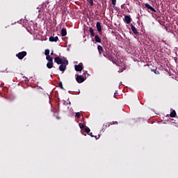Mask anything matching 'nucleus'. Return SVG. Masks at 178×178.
Instances as JSON below:
<instances>
[{
  "mask_svg": "<svg viewBox=\"0 0 178 178\" xmlns=\"http://www.w3.org/2000/svg\"><path fill=\"white\" fill-rule=\"evenodd\" d=\"M170 118H176V111L173 110L170 114Z\"/></svg>",
  "mask_w": 178,
  "mask_h": 178,
  "instance_id": "f3484780",
  "label": "nucleus"
},
{
  "mask_svg": "<svg viewBox=\"0 0 178 178\" xmlns=\"http://www.w3.org/2000/svg\"><path fill=\"white\" fill-rule=\"evenodd\" d=\"M97 49H98V51H99V55L104 54V47H102V46L98 45V46H97Z\"/></svg>",
  "mask_w": 178,
  "mask_h": 178,
  "instance_id": "9b49d317",
  "label": "nucleus"
},
{
  "mask_svg": "<svg viewBox=\"0 0 178 178\" xmlns=\"http://www.w3.org/2000/svg\"><path fill=\"white\" fill-rule=\"evenodd\" d=\"M83 63H79L78 65H75L76 72H81L83 70Z\"/></svg>",
  "mask_w": 178,
  "mask_h": 178,
  "instance_id": "39448f33",
  "label": "nucleus"
},
{
  "mask_svg": "<svg viewBox=\"0 0 178 178\" xmlns=\"http://www.w3.org/2000/svg\"><path fill=\"white\" fill-rule=\"evenodd\" d=\"M111 62H113V63L116 64V62L115 61V58L113 57V56L110 55L109 57L108 58Z\"/></svg>",
  "mask_w": 178,
  "mask_h": 178,
  "instance_id": "2eb2a0df",
  "label": "nucleus"
},
{
  "mask_svg": "<svg viewBox=\"0 0 178 178\" xmlns=\"http://www.w3.org/2000/svg\"><path fill=\"white\" fill-rule=\"evenodd\" d=\"M46 59H47V60H48V62H53L54 61V58H52V57H51L50 55L46 56Z\"/></svg>",
  "mask_w": 178,
  "mask_h": 178,
  "instance_id": "dca6fc26",
  "label": "nucleus"
},
{
  "mask_svg": "<svg viewBox=\"0 0 178 178\" xmlns=\"http://www.w3.org/2000/svg\"><path fill=\"white\" fill-rule=\"evenodd\" d=\"M109 126H111V124H109V123H106V124H104L102 131H104V130H105V129H108V127H109Z\"/></svg>",
  "mask_w": 178,
  "mask_h": 178,
  "instance_id": "a211bd4d",
  "label": "nucleus"
},
{
  "mask_svg": "<svg viewBox=\"0 0 178 178\" xmlns=\"http://www.w3.org/2000/svg\"><path fill=\"white\" fill-rule=\"evenodd\" d=\"M79 127L81 128V129H84L85 127H86V124H79Z\"/></svg>",
  "mask_w": 178,
  "mask_h": 178,
  "instance_id": "bb28decb",
  "label": "nucleus"
},
{
  "mask_svg": "<svg viewBox=\"0 0 178 178\" xmlns=\"http://www.w3.org/2000/svg\"><path fill=\"white\" fill-rule=\"evenodd\" d=\"M149 10L151 12H156V10H155V8H154L153 7L149 8Z\"/></svg>",
  "mask_w": 178,
  "mask_h": 178,
  "instance_id": "cd10ccee",
  "label": "nucleus"
},
{
  "mask_svg": "<svg viewBox=\"0 0 178 178\" xmlns=\"http://www.w3.org/2000/svg\"><path fill=\"white\" fill-rule=\"evenodd\" d=\"M58 40H59V38H58V36H56V37L51 36V37L49 38V40L51 42H56Z\"/></svg>",
  "mask_w": 178,
  "mask_h": 178,
  "instance_id": "6e6552de",
  "label": "nucleus"
},
{
  "mask_svg": "<svg viewBox=\"0 0 178 178\" xmlns=\"http://www.w3.org/2000/svg\"><path fill=\"white\" fill-rule=\"evenodd\" d=\"M58 86H59L60 88H61V90H64L65 89L63 88V83H62V82H59L58 83Z\"/></svg>",
  "mask_w": 178,
  "mask_h": 178,
  "instance_id": "4be33fe9",
  "label": "nucleus"
},
{
  "mask_svg": "<svg viewBox=\"0 0 178 178\" xmlns=\"http://www.w3.org/2000/svg\"><path fill=\"white\" fill-rule=\"evenodd\" d=\"M53 54H54V51H52L51 53V55H53Z\"/></svg>",
  "mask_w": 178,
  "mask_h": 178,
  "instance_id": "2f4dec72",
  "label": "nucleus"
},
{
  "mask_svg": "<svg viewBox=\"0 0 178 178\" xmlns=\"http://www.w3.org/2000/svg\"><path fill=\"white\" fill-rule=\"evenodd\" d=\"M95 42L101 43V38L98 35H95Z\"/></svg>",
  "mask_w": 178,
  "mask_h": 178,
  "instance_id": "4468645a",
  "label": "nucleus"
},
{
  "mask_svg": "<svg viewBox=\"0 0 178 178\" xmlns=\"http://www.w3.org/2000/svg\"><path fill=\"white\" fill-rule=\"evenodd\" d=\"M44 55H45L46 56H49V49H46V50L44 51Z\"/></svg>",
  "mask_w": 178,
  "mask_h": 178,
  "instance_id": "412c9836",
  "label": "nucleus"
},
{
  "mask_svg": "<svg viewBox=\"0 0 178 178\" xmlns=\"http://www.w3.org/2000/svg\"><path fill=\"white\" fill-rule=\"evenodd\" d=\"M89 32L90 33V37H94L95 35V33H94V29H92V27L89 28Z\"/></svg>",
  "mask_w": 178,
  "mask_h": 178,
  "instance_id": "ddd939ff",
  "label": "nucleus"
},
{
  "mask_svg": "<svg viewBox=\"0 0 178 178\" xmlns=\"http://www.w3.org/2000/svg\"><path fill=\"white\" fill-rule=\"evenodd\" d=\"M67 34V31H66V29H61L62 37H66Z\"/></svg>",
  "mask_w": 178,
  "mask_h": 178,
  "instance_id": "f8f14e48",
  "label": "nucleus"
},
{
  "mask_svg": "<svg viewBox=\"0 0 178 178\" xmlns=\"http://www.w3.org/2000/svg\"><path fill=\"white\" fill-rule=\"evenodd\" d=\"M86 73H87V71H85V72H84V74H86Z\"/></svg>",
  "mask_w": 178,
  "mask_h": 178,
  "instance_id": "473e14b6",
  "label": "nucleus"
},
{
  "mask_svg": "<svg viewBox=\"0 0 178 178\" xmlns=\"http://www.w3.org/2000/svg\"><path fill=\"white\" fill-rule=\"evenodd\" d=\"M124 22L127 24H130L131 22V17H130L129 15H125L124 16Z\"/></svg>",
  "mask_w": 178,
  "mask_h": 178,
  "instance_id": "0eeeda50",
  "label": "nucleus"
},
{
  "mask_svg": "<svg viewBox=\"0 0 178 178\" xmlns=\"http://www.w3.org/2000/svg\"><path fill=\"white\" fill-rule=\"evenodd\" d=\"M131 29L135 35H138V31H137V29H136V26H134L133 24H131Z\"/></svg>",
  "mask_w": 178,
  "mask_h": 178,
  "instance_id": "1a4fd4ad",
  "label": "nucleus"
},
{
  "mask_svg": "<svg viewBox=\"0 0 178 178\" xmlns=\"http://www.w3.org/2000/svg\"><path fill=\"white\" fill-rule=\"evenodd\" d=\"M103 55H104V57L106 58L107 59L109 58V56H111V55H109V54L108 53H104Z\"/></svg>",
  "mask_w": 178,
  "mask_h": 178,
  "instance_id": "aec40b11",
  "label": "nucleus"
},
{
  "mask_svg": "<svg viewBox=\"0 0 178 178\" xmlns=\"http://www.w3.org/2000/svg\"><path fill=\"white\" fill-rule=\"evenodd\" d=\"M75 76H76V80L77 83H79V84L81 83H84V81L86 79H84V77H83V75H79L76 74L75 75Z\"/></svg>",
  "mask_w": 178,
  "mask_h": 178,
  "instance_id": "7ed1b4c3",
  "label": "nucleus"
},
{
  "mask_svg": "<svg viewBox=\"0 0 178 178\" xmlns=\"http://www.w3.org/2000/svg\"><path fill=\"white\" fill-rule=\"evenodd\" d=\"M96 27L97 29L98 33H99V34H101V33H102V27L101 26V22H97L96 24Z\"/></svg>",
  "mask_w": 178,
  "mask_h": 178,
  "instance_id": "423d86ee",
  "label": "nucleus"
},
{
  "mask_svg": "<svg viewBox=\"0 0 178 178\" xmlns=\"http://www.w3.org/2000/svg\"><path fill=\"white\" fill-rule=\"evenodd\" d=\"M111 124H118V122L117 121L113 122V123H111Z\"/></svg>",
  "mask_w": 178,
  "mask_h": 178,
  "instance_id": "c756f323",
  "label": "nucleus"
},
{
  "mask_svg": "<svg viewBox=\"0 0 178 178\" xmlns=\"http://www.w3.org/2000/svg\"><path fill=\"white\" fill-rule=\"evenodd\" d=\"M57 119H60V117H57Z\"/></svg>",
  "mask_w": 178,
  "mask_h": 178,
  "instance_id": "72a5a7b5",
  "label": "nucleus"
},
{
  "mask_svg": "<svg viewBox=\"0 0 178 178\" xmlns=\"http://www.w3.org/2000/svg\"><path fill=\"white\" fill-rule=\"evenodd\" d=\"M63 60H67V59H66V58H60V57L54 58V61L56 63H57V65H62L63 63Z\"/></svg>",
  "mask_w": 178,
  "mask_h": 178,
  "instance_id": "f03ea898",
  "label": "nucleus"
},
{
  "mask_svg": "<svg viewBox=\"0 0 178 178\" xmlns=\"http://www.w3.org/2000/svg\"><path fill=\"white\" fill-rule=\"evenodd\" d=\"M152 72H154L155 74H159V71H156V68L152 70Z\"/></svg>",
  "mask_w": 178,
  "mask_h": 178,
  "instance_id": "b1692460",
  "label": "nucleus"
},
{
  "mask_svg": "<svg viewBox=\"0 0 178 178\" xmlns=\"http://www.w3.org/2000/svg\"><path fill=\"white\" fill-rule=\"evenodd\" d=\"M89 3L90 6H94V0H89Z\"/></svg>",
  "mask_w": 178,
  "mask_h": 178,
  "instance_id": "a878e982",
  "label": "nucleus"
},
{
  "mask_svg": "<svg viewBox=\"0 0 178 178\" xmlns=\"http://www.w3.org/2000/svg\"><path fill=\"white\" fill-rule=\"evenodd\" d=\"M69 65V61L67 60H64L63 61V63L60 65V66L58 67V69L60 70V72H65V70H66V66H67Z\"/></svg>",
  "mask_w": 178,
  "mask_h": 178,
  "instance_id": "f257e3e1",
  "label": "nucleus"
},
{
  "mask_svg": "<svg viewBox=\"0 0 178 178\" xmlns=\"http://www.w3.org/2000/svg\"><path fill=\"white\" fill-rule=\"evenodd\" d=\"M114 97H116V93L114 94Z\"/></svg>",
  "mask_w": 178,
  "mask_h": 178,
  "instance_id": "f704fd0d",
  "label": "nucleus"
},
{
  "mask_svg": "<svg viewBox=\"0 0 178 178\" xmlns=\"http://www.w3.org/2000/svg\"><path fill=\"white\" fill-rule=\"evenodd\" d=\"M85 131L87 133V134H90V131H91V130L88 128V127H86Z\"/></svg>",
  "mask_w": 178,
  "mask_h": 178,
  "instance_id": "6ab92c4d",
  "label": "nucleus"
},
{
  "mask_svg": "<svg viewBox=\"0 0 178 178\" xmlns=\"http://www.w3.org/2000/svg\"><path fill=\"white\" fill-rule=\"evenodd\" d=\"M145 8H147V9H149V10L152 7L150 5H149L148 3H146L145 4Z\"/></svg>",
  "mask_w": 178,
  "mask_h": 178,
  "instance_id": "5701e85b",
  "label": "nucleus"
},
{
  "mask_svg": "<svg viewBox=\"0 0 178 178\" xmlns=\"http://www.w3.org/2000/svg\"><path fill=\"white\" fill-rule=\"evenodd\" d=\"M76 116L78 119H80L81 118V114L80 113H76Z\"/></svg>",
  "mask_w": 178,
  "mask_h": 178,
  "instance_id": "393cba45",
  "label": "nucleus"
},
{
  "mask_svg": "<svg viewBox=\"0 0 178 178\" xmlns=\"http://www.w3.org/2000/svg\"><path fill=\"white\" fill-rule=\"evenodd\" d=\"M88 134H89V136H90V137H94V135H92V132H90Z\"/></svg>",
  "mask_w": 178,
  "mask_h": 178,
  "instance_id": "7c9ffc66",
  "label": "nucleus"
},
{
  "mask_svg": "<svg viewBox=\"0 0 178 178\" xmlns=\"http://www.w3.org/2000/svg\"><path fill=\"white\" fill-rule=\"evenodd\" d=\"M52 67H54V61H48L47 63V68L52 69Z\"/></svg>",
  "mask_w": 178,
  "mask_h": 178,
  "instance_id": "9d476101",
  "label": "nucleus"
},
{
  "mask_svg": "<svg viewBox=\"0 0 178 178\" xmlns=\"http://www.w3.org/2000/svg\"><path fill=\"white\" fill-rule=\"evenodd\" d=\"M27 55V52L26 51H22L19 52L18 54H16V56H17L18 59H23L24 58V56H26Z\"/></svg>",
  "mask_w": 178,
  "mask_h": 178,
  "instance_id": "20e7f679",
  "label": "nucleus"
},
{
  "mask_svg": "<svg viewBox=\"0 0 178 178\" xmlns=\"http://www.w3.org/2000/svg\"><path fill=\"white\" fill-rule=\"evenodd\" d=\"M112 2V5H113V6H115L116 5V0H111Z\"/></svg>",
  "mask_w": 178,
  "mask_h": 178,
  "instance_id": "c85d7f7f",
  "label": "nucleus"
}]
</instances>
